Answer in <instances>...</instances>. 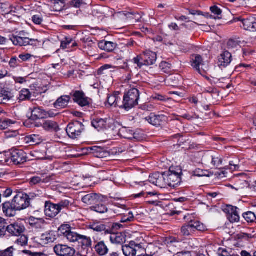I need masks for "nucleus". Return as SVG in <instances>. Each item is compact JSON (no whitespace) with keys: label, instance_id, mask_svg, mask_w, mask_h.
<instances>
[{"label":"nucleus","instance_id":"a211bd4d","mask_svg":"<svg viewBox=\"0 0 256 256\" xmlns=\"http://www.w3.org/2000/svg\"><path fill=\"white\" fill-rule=\"evenodd\" d=\"M25 230L24 225L19 222H14L7 226V232L14 236H20Z\"/></svg>","mask_w":256,"mask_h":256},{"label":"nucleus","instance_id":"c03bdc74","mask_svg":"<svg viewBox=\"0 0 256 256\" xmlns=\"http://www.w3.org/2000/svg\"><path fill=\"white\" fill-rule=\"evenodd\" d=\"M42 142V137L40 135L32 134L27 137V142L32 145H36Z\"/></svg>","mask_w":256,"mask_h":256},{"label":"nucleus","instance_id":"4d7b16f0","mask_svg":"<svg viewBox=\"0 0 256 256\" xmlns=\"http://www.w3.org/2000/svg\"><path fill=\"white\" fill-rule=\"evenodd\" d=\"M160 68L163 72L167 73L170 68V64L166 62H162L160 64Z\"/></svg>","mask_w":256,"mask_h":256},{"label":"nucleus","instance_id":"4c0bfd02","mask_svg":"<svg viewBox=\"0 0 256 256\" xmlns=\"http://www.w3.org/2000/svg\"><path fill=\"white\" fill-rule=\"evenodd\" d=\"M120 16H124L128 18L135 19L138 22L140 21L142 16L139 14L135 13L134 12H128L126 11L121 12H120Z\"/></svg>","mask_w":256,"mask_h":256},{"label":"nucleus","instance_id":"f03ea898","mask_svg":"<svg viewBox=\"0 0 256 256\" xmlns=\"http://www.w3.org/2000/svg\"><path fill=\"white\" fill-rule=\"evenodd\" d=\"M167 186L175 188L182 182V170L179 166H172L169 170L164 172Z\"/></svg>","mask_w":256,"mask_h":256},{"label":"nucleus","instance_id":"6e6d98bb","mask_svg":"<svg viewBox=\"0 0 256 256\" xmlns=\"http://www.w3.org/2000/svg\"><path fill=\"white\" fill-rule=\"evenodd\" d=\"M14 250L13 246H10L4 250H0V256H12Z\"/></svg>","mask_w":256,"mask_h":256},{"label":"nucleus","instance_id":"f3484780","mask_svg":"<svg viewBox=\"0 0 256 256\" xmlns=\"http://www.w3.org/2000/svg\"><path fill=\"white\" fill-rule=\"evenodd\" d=\"M94 248L99 256H104L109 252L106 242L103 240H94Z\"/></svg>","mask_w":256,"mask_h":256},{"label":"nucleus","instance_id":"c9c22d12","mask_svg":"<svg viewBox=\"0 0 256 256\" xmlns=\"http://www.w3.org/2000/svg\"><path fill=\"white\" fill-rule=\"evenodd\" d=\"M46 110L40 108H34L32 111V117L34 119H40L44 117Z\"/></svg>","mask_w":256,"mask_h":256},{"label":"nucleus","instance_id":"0eeeda50","mask_svg":"<svg viewBox=\"0 0 256 256\" xmlns=\"http://www.w3.org/2000/svg\"><path fill=\"white\" fill-rule=\"evenodd\" d=\"M191 66L202 76H204L209 68L207 64L204 62L201 56L199 54H194L191 58Z\"/></svg>","mask_w":256,"mask_h":256},{"label":"nucleus","instance_id":"f704fd0d","mask_svg":"<svg viewBox=\"0 0 256 256\" xmlns=\"http://www.w3.org/2000/svg\"><path fill=\"white\" fill-rule=\"evenodd\" d=\"M28 222L30 226H34L36 228H41L44 223V220L43 218L30 216L28 218Z\"/></svg>","mask_w":256,"mask_h":256},{"label":"nucleus","instance_id":"774afa93","mask_svg":"<svg viewBox=\"0 0 256 256\" xmlns=\"http://www.w3.org/2000/svg\"><path fill=\"white\" fill-rule=\"evenodd\" d=\"M22 252L28 254L30 256H48L46 254L42 252H32L30 250H24Z\"/></svg>","mask_w":256,"mask_h":256},{"label":"nucleus","instance_id":"58836bf2","mask_svg":"<svg viewBox=\"0 0 256 256\" xmlns=\"http://www.w3.org/2000/svg\"><path fill=\"white\" fill-rule=\"evenodd\" d=\"M32 94L28 89L23 88L20 92L18 100L20 101L29 100H30Z\"/></svg>","mask_w":256,"mask_h":256},{"label":"nucleus","instance_id":"39448f33","mask_svg":"<svg viewBox=\"0 0 256 256\" xmlns=\"http://www.w3.org/2000/svg\"><path fill=\"white\" fill-rule=\"evenodd\" d=\"M84 130V126L82 122L74 121L70 122L66 128L68 136L72 139H77L80 136Z\"/></svg>","mask_w":256,"mask_h":256},{"label":"nucleus","instance_id":"ddd939ff","mask_svg":"<svg viewBox=\"0 0 256 256\" xmlns=\"http://www.w3.org/2000/svg\"><path fill=\"white\" fill-rule=\"evenodd\" d=\"M238 208L231 205H227L223 208V211L227 214V218L230 222H238L240 216L238 211Z\"/></svg>","mask_w":256,"mask_h":256},{"label":"nucleus","instance_id":"5701e85b","mask_svg":"<svg viewBox=\"0 0 256 256\" xmlns=\"http://www.w3.org/2000/svg\"><path fill=\"white\" fill-rule=\"evenodd\" d=\"M56 205L60 212L64 210H72V208L75 206L74 200L72 198L62 200Z\"/></svg>","mask_w":256,"mask_h":256},{"label":"nucleus","instance_id":"7ed1b4c3","mask_svg":"<svg viewBox=\"0 0 256 256\" xmlns=\"http://www.w3.org/2000/svg\"><path fill=\"white\" fill-rule=\"evenodd\" d=\"M156 54L155 52L146 51L134 58L132 60L135 64H137L138 67L140 68L144 66L153 65L156 62Z\"/></svg>","mask_w":256,"mask_h":256},{"label":"nucleus","instance_id":"338daca9","mask_svg":"<svg viewBox=\"0 0 256 256\" xmlns=\"http://www.w3.org/2000/svg\"><path fill=\"white\" fill-rule=\"evenodd\" d=\"M32 22L36 24H40L42 21V17L40 15H34L32 17Z\"/></svg>","mask_w":256,"mask_h":256},{"label":"nucleus","instance_id":"4be33fe9","mask_svg":"<svg viewBox=\"0 0 256 256\" xmlns=\"http://www.w3.org/2000/svg\"><path fill=\"white\" fill-rule=\"evenodd\" d=\"M102 200V196L96 193H90L82 196V200L86 204H95Z\"/></svg>","mask_w":256,"mask_h":256},{"label":"nucleus","instance_id":"69168bd1","mask_svg":"<svg viewBox=\"0 0 256 256\" xmlns=\"http://www.w3.org/2000/svg\"><path fill=\"white\" fill-rule=\"evenodd\" d=\"M59 114V112L56 110H50L48 111H46L44 113V116H48L50 118H53Z\"/></svg>","mask_w":256,"mask_h":256},{"label":"nucleus","instance_id":"e433bc0d","mask_svg":"<svg viewBox=\"0 0 256 256\" xmlns=\"http://www.w3.org/2000/svg\"><path fill=\"white\" fill-rule=\"evenodd\" d=\"M122 136L126 139H138L137 134L132 130L128 129H124L122 131Z\"/></svg>","mask_w":256,"mask_h":256},{"label":"nucleus","instance_id":"3c124183","mask_svg":"<svg viewBox=\"0 0 256 256\" xmlns=\"http://www.w3.org/2000/svg\"><path fill=\"white\" fill-rule=\"evenodd\" d=\"M222 159L219 156L214 152L212 158V163L211 166L215 167L216 168H218L222 165Z\"/></svg>","mask_w":256,"mask_h":256},{"label":"nucleus","instance_id":"09e8293b","mask_svg":"<svg viewBox=\"0 0 256 256\" xmlns=\"http://www.w3.org/2000/svg\"><path fill=\"white\" fill-rule=\"evenodd\" d=\"M72 230L71 227L69 224H62L58 228V232L64 238L66 234Z\"/></svg>","mask_w":256,"mask_h":256},{"label":"nucleus","instance_id":"cd10ccee","mask_svg":"<svg viewBox=\"0 0 256 256\" xmlns=\"http://www.w3.org/2000/svg\"><path fill=\"white\" fill-rule=\"evenodd\" d=\"M110 239L112 243L116 244H122L126 241L125 236L122 232L110 234Z\"/></svg>","mask_w":256,"mask_h":256},{"label":"nucleus","instance_id":"bb28decb","mask_svg":"<svg viewBox=\"0 0 256 256\" xmlns=\"http://www.w3.org/2000/svg\"><path fill=\"white\" fill-rule=\"evenodd\" d=\"M70 98L68 96H62L54 104V107L56 109H62L66 107L68 105Z\"/></svg>","mask_w":256,"mask_h":256},{"label":"nucleus","instance_id":"603ef678","mask_svg":"<svg viewBox=\"0 0 256 256\" xmlns=\"http://www.w3.org/2000/svg\"><path fill=\"white\" fill-rule=\"evenodd\" d=\"M72 42V38L70 37H66L64 40L61 42L60 47L63 49L70 48V45Z\"/></svg>","mask_w":256,"mask_h":256},{"label":"nucleus","instance_id":"0e129e2a","mask_svg":"<svg viewBox=\"0 0 256 256\" xmlns=\"http://www.w3.org/2000/svg\"><path fill=\"white\" fill-rule=\"evenodd\" d=\"M6 223L5 222H0V236H4L5 233L7 232Z\"/></svg>","mask_w":256,"mask_h":256},{"label":"nucleus","instance_id":"680f3d73","mask_svg":"<svg viewBox=\"0 0 256 256\" xmlns=\"http://www.w3.org/2000/svg\"><path fill=\"white\" fill-rule=\"evenodd\" d=\"M210 10L212 13L214 14L217 15V17L218 19H220L222 18L220 16L222 14V10L217 6H213L210 8Z\"/></svg>","mask_w":256,"mask_h":256},{"label":"nucleus","instance_id":"a19ab883","mask_svg":"<svg viewBox=\"0 0 256 256\" xmlns=\"http://www.w3.org/2000/svg\"><path fill=\"white\" fill-rule=\"evenodd\" d=\"M92 210L100 214H104L108 211L106 206L102 204H96L90 208Z\"/></svg>","mask_w":256,"mask_h":256},{"label":"nucleus","instance_id":"13d9d810","mask_svg":"<svg viewBox=\"0 0 256 256\" xmlns=\"http://www.w3.org/2000/svg\"><path fill=\"white\" fill-rule=\"evenodd\" d=\"M54 4L56 10L58 11L62 10L64 6V0H54Z\"/></svg>","mask_w":256,"mask_h":256},{"label":"nucleus","instance_id":"f257e3e1","mask_svg":"<svg viewBox=\"0 0 256 256\" xmlns=\"http://www.w3.org/2000/svg\"><path fill=\"white\" fill-rule=\"evenodd\" d=\"M140 92L138 88L133 87L126 92L123 98L122 104L120 108L128 111L138 104Z\"/></svg>","mask_w":256,"mask_h":256},{"label":"nucleus","instance_id":"37998d69","mask_svg":"<svg viewBox=\"0 0 256 256\" xmlns=\"http://www.w3.org/2000/svg\"><path fill=\"white\" fill-rule=\"evenodd\" d=\"M214 152H208L204 154L202 158L203 162L209 166L212 165Z\"/></svg>","mask_w":256,"mask_h":256},{"label":"nucleus","instance_id":"dca6fc26","mask_svg":"<svg viewBox=\"0 0 256 256\" xmlns=\"http://www.w3.org/2000/svg\"><path fill=\"white\" fill-rule=\"evenodd\" d=\"M74 100L81 106H89L91 103V99L86 97L84 93L81 91H76L73 94Z\"/></svg>","mask_w":256,"mask_h":256},{"label":"nucleus","instance_id":"6e6552de","mask_svg":"<svg viewBox=\"0 0 256 256\" xmlns=\"http://www.w3.org/2000/svg\"><path fill=\"white\" fill-rule=\"evenodd\" d=\"M140 244H137L134 241H130L128 244L122 246V250L125 256H152L148 254H140L139 251L142 249Z\"/></svg>","mask_w":256,"mask_h":256},{"label":"nucleus","instance_id":"72a5a7b5","mask_svg":"<svg viewBox=\"0 0 256 256\" xmlns=\"http://www.w3.org/2000/svg\"><path fill=\"white\" fill-rule=\"evenodd\" d=\"M90 228L94 231L98 232L104 231L106 233H111V230L106 229V226L100 222L94 223L90 224Z\"/></svg>","mask_w":256,"mask_h":256},{"label":"nucleus","instance_id":"a18cd8bd","mask_svg":"<svg viewBox=\"0 0 256 256\" xmlns=\"http://www.w3.org/2000/svg\"><path fill=\"white\" fill-rule=\"evenodd\" d=\"M256 234L254 231L252 234H247L244 232H240L237 235L238 238L242 240L249 241L252 238H254Z\"/></svg>","mask_w":256,"mask_h":256},{"label":"nucleus","instance_id":"bf43d9fd","mask_svg":"<svg viewBox=\"0 0 256 256\" xmlns=\"http://www.w3.org/2000/svg\"><path fill=\"white\" fill-rule=\"evenodd\" d=\"M152 98L153 100H159L160 102H166L169 100V98H168L166 96L160 94H154L152 95Z\"/></svg>","mask_w":256,"mask_h":256},{"label":"nucleus","instance_id":"864d4df0","mask_svg":"<svg viewBox=\"0 0 256 256\" xmlns=\"http://www.w3.org/2000/svg\"><path fill=\"white\" fill-rule=\"evenodd\" d=\"M232 252V250L230 248H220L218 250L217 254L220 256H230Z\"/></svg>","mask_w":256,"mask_h":256},{"label":"nucleus","instance_id":"aec40b11","mask_svg":"<svg viewBox=\"0 0 256 256\" xmlns=\"http://www.w3.org/2000/svg\"><path fill=\"white\" fill-rule=\"evenodd\" d=\"M60 213L56 204L46 201L44 204V214L50 218H54Z\"/></svg>","mask_w":256,"mask_h":256},{"label":"nucleus","instance_id":"6ab92c4d","mask_svg":"<svg viewBox=\"0 0 256 256\" xmlns=\"http://www.w3.org/2000/svg\"><path fill=\"white\" fill-rule=\"evenodd\" d=\"M110 119L108 118H96L93 120L91 123L92 126L98 131L106 130L109 128Z\"/></svg>","mask_w":256,"mask_h":256},{"label":"nucleus","instance_id":"7c9ffc66","mask_svg":"<svg viewBox=\"0 0 256 256\" xmlns=\"http://www.w3.org/2000/svg\"><path fill=\"white\" fill-rule=\"evenodd\" d=\"M12 98V94L7 90L2 88L0 90V104H6Z\"/></svg>","mask_w":256,"mask_h":256},{"label":"nucleus","instance_id":"c85d7f7f","mask_svg":"<svg viewBox=\"0 0 256 256\" xmlns=\"http://www.w3.org/2000/svg\"><path fill=\"white\" fill-rule=\"evenodd\" d=\"M41 126L48 131L58 132L60 130L58 123L52 120H46L41 124Z\"/></svg>","mask_w":256,"mask_h":256},{"label":"nucleus","instance_id":"20e7f679","mask_svg":"<svg viewBox=\"0 0 256 256\" xmlns=\"http://www.w3.org/2000/svg\"><path fill=\"white\" fill-rule=\"evenodd\" d=\"M27 34L21 31L17 35L13 34L10 37V40L16 46H36L38 44L37 39L30 38L26 36Z\"/></svg>","mask_w":256,"mask_h":256},{"label":"nucleus","instance_id":"9b49d317","mask_svg":"<svg viewBox=\"0 0 256 256\" xmlns=\"http://www.w3.org/2000/svg\"><path fill=\"white\" fill-rule=\"evenodd\" d=\"M144 119L150 124L158 127L167 121L168 117L164 114H156L154 113H151Z\"/></svg>","mask_w":256,"mask_h":256},{"label":"nucleus","instance_id":"c756f323","mask_svg":"<svg viewBox=\"0 0 256 256\" xmlns=\"http://www.w3.org/2000/svg\"><path fill=\"white\" fill-rule=\"evenodd\" d=\"M78 243L84 249L91 248L92 241L90 237L80 234Z\"/></svg>","mask_w":256,"mask_h":256},{"label":"nucleus","instance_id":"423d86ee","mask_svg":"<svg viewBox=\"0 0 256 256\" xmlns=\"http://www.w3.org/2000/svg\"><path fill=\"white\" fill-rule=\"evenodd\" d=\"M205 229L203 224L196 220H192L182 227L181 232L183 236H187L193 234L196 230L204 231Z\"/></svg>","mask_w":256,"mask_h":256},{"label":"nucleus","instance_id":"f8f14e48","mask_svg":"<svg viewBox=\"0 0 256 256\" xmlns=\"http://www.w3.org/2000/svg\"><path fill=\"white\" fill-rule=\"evenodd\" d=\"M54 251L58 256H73L75 252V249L65 244H56L54 248Z\"/></svg>","mask_w":256,"mask_h":256},{"label":"nucleus","instance_id":"052dcab7","mask_svg":"<svg viewBox=\"0 0 256 256\" xmlns=\"http://www.w3.org/2000/svg\"><path fill=\"white\" fill-rule=\"evenodd\" d=\"M20 62H22L16 57L14 56L11 58L9 62V64L11 68H14L18 66Z\"/></svg>","mask_w":256,"mask_h":256},{"label":"nucleus","instance_id":"ea45409f","mask_svg":"<svg viewBox=\"0 0 256 256\" xmlns=\"http://www.w3.org/2000/svg\"><path fill=\"white\" fill-rule=\"evenodd\" d=\"M136 218H134L133 213L132 212H129L128 214H121L120 222H129L134 221Z\"/></svg>","mask_w":256,"mask_h":256},{"label":"nucleus","instance_id":"1a4fd4ad","mask_svg":"<svg viewBox=\"0 0 256 256\" xmlns=\"http://www.w3.org/2000/svg\"><path fill=\"white\" fill-rule=\"evenodd\" d=\"M30 198L24 193H19L14 196L12 201L18 210L26 209L30 205Z\"/></svg>","mask_w":256,"mask_h":256},{"label":"nucleus","instance_id":"9d476101","mask_svg":"<svg viewBox=\"0 0 256 256\" xmlns=\"http://www.w3.org/2000/svg\"><path fill=\"white\" fill-rule=\"evenodd\" d=\"M236 22H240V26L245 30L256 32V20L254 18H243L240 16L234 18Z\"/></svg>","mask_w":256,"mask_h":256},{"label":"nucleus","instance_id":"de8ad7c7","mask_svg":"<svg viewBox=\"0 0 256 256\" xmlns=\"http://www.w3.org/2000/svg\"><path fill=\"white\" fill-rule=\"evenodd\" d=\"M242 216L248 222H252L256 220V216L254 212H248L243 214Z\"/></svg>","mask_w":256,"mask_h":256},{"label":"nucleus","instance_id":"412c9836","mask_svg":"<svg viewBox=\"0 0 256 256\" xmlns=\"http://www.w3.org/2000/svg\"><path fill=\"white\" fill-rule=\"evenodd\" d=\"M232 60V54L226 50L218 57V64L220 68H226L230 64Z\"/></svg>","mask_w":256,"mask_h":256},{"label":"nucleus","instance_id":"5fc2aeb1","mask_svg":"<svg viewBox=\"0 0 256 256\" xmlns=\"http://www.w3.org/2000/svg\"><path fill=\"white\" fill-rule=\"evenodd\" d=\"M44 179H42L39 176H33L30 180V184L31 186L38 184L41 182L44 183Z\"/></svg>","mask_w":256,"mask_h":256},{"label":"nucleus","instance_id":"473e14b6","mask_svg":"<svg viewBox=\"0 0 256 256\" xmlns=\"http://www.w3.org/2000/svg\"><path fill=\"white\" fill-rule=\"evenodd\" d=\"M88 152L89 153L93 154L96 157L103 158L104 155V152L102 148L94 146L87 148Z\"/></svg>","mask_w":256,"mask_h":256},{"label":"nucleus","instance_id":"4468645a","mask_svg":"<svg viewBox=\"0 0 256 256\" xmlns=\"http://www.w3.org/2000/svg\"><path fill=\"white\" fill-rule=\"evenodd\" d=\"M149 182L160 188H165L167 186L164 172L162 174L156 172L150 175Z\"/></svg>","mask_w":256,"mask_h":256},{"label":"nucleus","instance_id":"2f4dec72","mask_svg":"<svg viewBox=\"0 0 256 256\" xmlns=\"http://www.w3.org/2000/svg\"><path fill=\"white\" fill-rule=\"evenodd\" d=\"M120 98L119 97V92H114L112 95H110L108 97L107 102L110 106H119V103Z\"/></svg>","mask_w":256,"mask_h":256},{"label":"nucleus","instance_id":"b1692460","mask_svg":"<svg viewBox=\"0 0 256 256\" xmlns=\"http://www.w3.org/2000/svg\"><path fill=\"white\" fill-rule=\"evenodd\" d=\"M14 204L12 200V202H6L2 204V210L4 214L8 216H14L16 214L17 209L14 207Z\"/></svg>","mask_w":256,"mask_h":256},{"label":"nucleus","instance_id":"393cba45","mask_svg":"<svg viewBox=\"0 0 256 256\" xmlns=\"http://www.w3.org/2000/svg\"><path fill=\"white\" fill-rule=\"evenodd\" d=\"M54 240V238L52 234L48 232L43 234L40 236L35 238L36 242L42 246L53 242Z\"/></svg>","mask_w":256,"mask_h":256},{"label":"nucleus","instance_id":"e2e57ef3","mask_svg":"<svg viewBox=\"0 0 256 256\" xmlns=\"http://www.w3.org/2000/svg\"><path fill=\"white\" fill-rule=\"evenodd\" d=\"M12 121L10 120H4L0 122V127L2 129H6L10 124H12Z\"/></svg>","mask_w":256,"mask_h":256},{"label":"nucleus","instance_id":"a878e982","mask_svg":"<svg viewBox=\"0 0 256 256\" xmlns=\"http://www.w3.org/2000/svg\"><path fill=\"white\" fill-rule=\"evenodd\" d=\"M98 46L102 50L110 52L116 48L117 44L116 42L103 40L98 43Z\"/></svg>","mask_w":256,"mask_h":256},{"label":"nucleus","instance_id":"49530a36","mask_svg":"<svg viewBox=\"0 0 256 256\" xmlns=\"http://www.w3.org/2000/svg\"><path fill=\"white\" fill-rule=\"evenodd\" d=\"M15 240V244L18 246H24L28 245V238L26 235H21Z\"/></svg>","mask_w":256,"mask_h":256},{"label":"nucleus","instance_id":"2eb2a0df","mask_svg":"<svg viewBox=\"0 0 256 256\" xmlns=\"http://www.w3.org/2000/svg\"><path fill=\"white\" fill-rule=\"evenodd\" d=\"M12 162L16 165L24 163L27 160L26 153L22 150H14L10 152Z\"/></svg>","mask_w":256,"mask_h":256},{"label":"nucleus","instance_id":"8fccbe9b","mask_svg":"<svg viewBox=\"0 0 256 256\" xmlns=\"http://www.w3.org/2000/svg\"><path fill=\"white\" fill-rule=\"evenodd\" d=\"M86 4L83 0H71L70 2V6L76 8L84 6Z\"/></svg>","mask_w":256,"mask_h":256},{"label":"nucleus","instance_id":"79ce46f5","mask_svg":"<svg viewBox=\"0 0 256 256\" xmlns=\"http://www.w3.org/2000/svg\"><path fill=\"white\" fill-rule=\"evenodd\" d=\"M80 234L72 230L66 234L65 237L70 242H78Z\"/></svg>","mask_w":256,"mask_h":256}]
</instances>
